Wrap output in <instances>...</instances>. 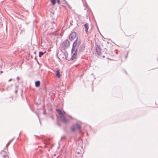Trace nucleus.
Wrapping results in <instances>:
<instances>
[{
    "mask_svg": "<svg viewBox=\"0 0 158 158\" xmlns=\"http://www.w3.org/2000/svg\"><path fill=\"white\" fill-rule=\"evenodd\" d=\"M77 38L76 40L73 42V47L71 51L73 55L71 58V60H73L75 59L77 57V51L78 49L76 48V46L77 45H79L80 43H79L78 44H77Z\"/></svg>",
    "mask_w": 158,
    "mask_h": 158,
    "instance_id": "obj_1",
    "label": "nucleus"
},
{
    "mask_svg": "<svg viewBox=\"0 0 158 158\" xmlns=\"http://www.w3.org/2000/svg\"><path fill=\"white\" fill-rule=\"evenodd\" d=\"M69 41L68 40H66L61 44L60 48L61 50H65L69 47Z\"/></svg>",
    "mask_w": 158,
    "mask_h": 158,
    "instance_id": "obj_2",
    "label": "nucleus"
},
{
    "mask_svg": "<svg viewBox=\"0 0 158 158\" xmlns=\"http://www.w3.org/2000/svg\"><path fill=\"white\" fill-rule=\"evenodd\" d=\"M79 43H80L79 45H77L76 46V48L80 52H82L85 49V45L84 44H82L81 45V42L80 41H78V42H77V44H78Z\"/></svg>",
    "mask_w": 158,
    "mask_h": 158,
    "instance_id": "obj_3",
    "label": "nucleus"
},
{
    "mask_svg": "<svg viewBox=\"0 0 158 158\" xmlns=\"http://www.w3.org/2000/svg\"><path fill=\"white\" fill-rule=\"evenodd\" d=\"M95 48L96 51L98 55H100L101 53V49L99 45L95 44Z\"/></svg>",
    "mask_w": 158,
    "mask_h": 158,
    "instance_id": "obj_4",
    "label": "nucleus"
},
{
    "mask_svg": "<svg viewBox=\"0 0 158 158\" xmlns=\"http://www.w3.org/2000/svg\"><path fill=\"white\" fill-rule=\"evenodd\" d=\"M76 33L75 32H73L69 36V39L71 40H72L76 37Z\"/></svg>",
    "mask_w": 158,
    "mask_h": 158,
    "instance_id": "obj_5",
    "label": "nucleus"
},
{
    "mask_svg": "<svg viewBox=\"0 0 158 158\" xmlns=\"http://www.w3.org/2000/svg\"><path fill=\"white\" fill-rule=\"evenodd\" d=\"M60 118H61V120L62 122L63 123H66L67 122L69 121V119L66 118L64 117V115H60Z\"/></svg>",
    "mask_w": 158,
    "mask_h": 158,
    "instance_id": "obj_6",
    "label": "nucleus"
},
{
    "mask_svg": "<svg viewBox=\"0 0 158 158\" xmlns=\"http://www.w3.org/2000/svg\"><path fill=\"white\" fill-rule=\"evenodd\" d=\"M56 111L60 115H64L65 114V112L64 111H63L62 112L60 109H57L56 110Z\"/></svg>",
    "mask_w": 158,
    "mask_h": 158,
    "instance_id": "obj_7",
    "label": "nucleus"
},
{
    "mask_svg": "<svg viewBox=\"0 0 158 158\" xmlns=\"http://www.w3.org/2000/svg\"><path fill=\"white\" fill-rule=\"evenodd\" d=\"M84 27L85 28V31L86 33H87L89 29V24L86 23L84 24Z\"/></svg>",
    "mask_w": 158,
    "mask_h": 158,
    "instance_id": "obj_8",
    "label": "nucleus"
},
{
    "mask_svg": "<svg viewBox=\"0 0 158 158\" xmlns=\"http://www.w3.org/2000/svg\"><path fill=\"white\" fill-rule=\"evenodd\" d=\"M74 126H75V127H76L77 129L78 130L80 129L81 127V126L78 123H76L75 124Z\"/></svg>",
    "mask_w": 158,
    "mask_h": 158,
    "instance_id": "obj_9",
    "label": "nucleus"
},
{
    "mask_svg": "<svg viewBox=\"0 0 158 158\" xmlns=\"http://www.w3.org/2000/svg\"><path fill=\"white\" fill-rule=\"evenodd\" d=\"M40 82L39 81H37L35 82V85L36 87H38L40 85Z\"/></svg>",
    "mask_w": 158,
    "mask_h": 158,
    "instance_id": "obj_10",
    "label": "nucleus"
},
{
    "mask_svg": "<svg viewBox=\"0 0 158 158\" xmlns=\"http://www.w3.org/2000/svg\"><path fill=\"white\" fill-rule=\"evenodd\" d=\"M56 75L58 78H60V73L59 70H57L56 71Z\"/></svg>",
    "mask_w": 158,
    "mask_h": 158,
    "instance_id": "obj_11",
    "label": "nucleus"
},
{
    "mask_svg": "<svg viewBox=\"0 0 158 158\" xmlns=\"http://www.w3.org/2000/svg\"><path fill=\"white\" fill-rule=\"evenodd\" d=\"M75 126H74V125L73 126H72L70 128L71 130L73 132H75L76 131V129L75 128Z\"/></svg>",
    "mask_w": 158,
    "mask_h": 158,
    "instance_id": "obj_12",
    "label": "nucleus"
},
{
    "mask_svg": "<svg viewBox=\"0 0 158 158\" xmlns=\"http://www.w3.org/2000/svg\"><path fill=\"white\" fill-rule=\"evenodd\" d=\"M44 52H39V56L40 57H41L44 54Z\"/></svg>",
    "mask_w": 158,
    "mask_h": 158,
    "instance_id": "obj_13",
    "label": "nucleus"
},
{
    "mask_svg": "<svg viewBox=\"0 0 158 158\" xmlns=\"http://www.w3.org/2000/svg\"><path fill=\"white\" fill-rule=\"evenodd\" d=\"M51 2L52 3V4L53 5H54L55 3L56 0H51Z\"/></svg>",
    "mask_w": 158,
    "mask_h": 158,
    "instance_id": "obj_14",
    "label": "nucleus"
},
{
    "mask_svg": "<svg viewBox=\"0 0 158 158\" xmlns=\"http://www.w3.org/2000/svg\"><path fill=\"white\" fill-rule=\"evenodd\" d=\"M19 29H20V30H21V32H23V31H24V30H22L21 29V27H20V28H19Z\"/></svg>",
    "mask_w": 158,
    "mask_h": 158,
    "instance_id": "obj_15",
    "label": "nucleus"
},
{
    "mask_svg": "<svg viewBox=\"0 0 158 158\" xmlns=\"http://www.w3.org/2000/svg\"><path fill=\"white\" fill-rule=\"evenodd\" d=\"M7 156L6 155H3V157L4 158H5Z\"/></svg>",
    "mask_w": 158,
    "mask_h": 158,
    "instance_id": "obj_16",
    "label": "nucleus"
},
{
    "mask_svg": "<svg viewBox=\"0 0 158 158\" xmlns=\"http://www.w3.org/2000/svg\"><path fill=\"white\" fill-rule=\"evenodd\" d=\"M13 140V139H11V140H10L9 142V143H10V142H11Z\"/></svg>",
    "mask_w": 158,
    "mask_h": 158,
    "instance_id": "obj_17",
    "label": "nucleus"
},
{
    "mask_svg": "<svg viewBox=\"0 0 158 158\" xmlns=\"http://www.w3.org/2000/svg\"><path fill=\"white\" fill-rule=\"evenodd\" d=\"M57 2L58 3L60 4V0H57Z\"/></svg>",
    "mask_w": 158,
    "mask_h": 158,
    "instance_id": "obj_18",
    "label": "nucleus"
},
{
    "mask_svg": "<svg viewBox=\"0 0 158 158\" xmlns=\"http://www.w3.org/2000/svg\"><path fill=\"white\" fill-rule=\"evenodd\" d=\"M9 144H10L9 143H7V144L6 146H8L9 145Z\"/></svg>",
    "mask_w": 158,
    "mask_h": 158,
    "instance_id": "obj_19",
    "label": "nucleus"
},
{
    "mask_svg": "<svg viewBox=\"0 0 158 158\" xmlns=\"http://www.w3.org/2000/svg\"><path fill=\"white\" fill-rule=\"evenodd\" d=\"M3 72V71H0V73H2Z\"/></svg>",
    "mask_w": 158,
    "mask_h": 158,
    "instance_id": "obj_20",
    "label": "nucleus"
},
{
    "mask_svg": "<svg viewBox=\"0 0 158 158\" xmlns=\"http://www.w3.org/2000/svg\"><path fill=\"white\" fill-rule=\"evenodd\" d=\"M11 80V79H10L9 81H10Z\"/></svg>",
    "mask_w": 158,
    "mask_h": 158,
    "instance_id": "obj_21",
    "label": "nucleus"
},
{
    "mask_svg": "<svg viewBox=\"0 0 158 158\" xmlns=\"http://www.w3.org/2000/svg\"><path fill=\"white\" fill-rule=\"evenodd\" d=\"M17 91H15V93H17Z\"/></svg>",
    "mask_w": 158,
    "mask_h": 158,
    "instance_id": "obj_22",
    "label": "nucleus"
},
{
    "mask_svg": "<svg viewBox=\"0 0 158 158\" xmlns=\"http://www.w3.org/2000/svg\"><path fill=\"white\" fill-rule=\"evenodd\" d=\"M127 56H126V57H127Z\"/></svg>",
    "mask_w": 158,
    "mask_h": 158,
    "instance_id": "obj_23",
    "label": "nucleus"
}]
</instances>
